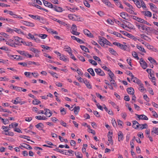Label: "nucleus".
Segmentation results:
<instances>
[{
  "instance_id": "nucleus-1",
  "label": "nucleus",
  "mask_w": 158,
  "mask_h": 158,
  "mask_svg": "<svg viewBox=\"0 0 158 158\" xmlns=\"http://www.w3.org/2000/svg\"><path fill=\"white\" fill-rule=\"evenodd\" d=\"M136 26L140 31L142 32L145 31L148 34L154 33L155 31L154 29L144 25L143 24H139L136 25Z\"/></svg>"
},
{
  "instance_id": "nucleus-2",
  "label": "nucleus",
  "mask_w": 158,
  "mask_h": 158,
  "mask_svg": "<svg viewBox=\"0 0 158 158\" xmlns=\"http://www.w3.org/2000/svg\"><path fill=\"white\" fill-rule=\"evenodd\" d=\"M98 42L99 44L102 46H104L105 44H106L109 45H111V44L104 38L101 37L99 38Z\"/></svg>"
},
{
  "instance_id": "nucleus-3",
  "label": "nucleus",
  "mask_w": 158,
  "mask_h": 158,
  "mask_svg": "<svg viewBox=\"0 0 158 158\" xmlns=\"http://www.w3.org/2000/svg\"><path fill=\"white\" fill-rule=\"evenodd\" d=\"M113 44L117 46L121 49L123 50H127V47L126 45H123V44H121L120 43L117 42H114L113 43Z\"/></svg>"
},
{
  "instance_id": "nucleus-4",
  "label": "nucleus",
  "mask_w": 158,
  "mask_h": 158,
  "mask_svg": "<svg viewBox=\"0 0 158 158\" xmlns=\"http://www.w3.org/2000/svg\"><path fill=\"white\" fill-rule=\"evenodd\" d=\"M14 40L15 46V45H19L21 43H23V39L18 36L14 37Z\"/></svg>"
},
{
  "instance_id": "nucleus-5",
  "label": "nucleus",
  "mask_w": 158,
  "mask_h": 158,
  "mask_svg": "<svg viewBox=\"0 0 158 158\" xmlns=\"http://www.w3.org/2000/svg\"><path fill=\"white\" fill-rule=\"evenodd\" d=\"M140 64L141 66L143 69H146L148 67L147 63L142 58L140 59Z\"/></svg>"
},
{
  "instance_id": "nucleus-6",
  "label": "nucleus",
  "mask_w": 158,
  "mask_h": 158,
  "mask_svg": "<svg viewBox=\"0 0 158 158\" xmlns=\"http://www.w3.org/2000/svg\"><path fill=\"white\" fill-rule=\"evenodd\" d=\"M6 44L12 47H15V45L14 40L11 39H10L8 41L5 40Z\"/></svg>"
},
{
  "instance_id": "nucleus-7",
  "label": "nucleus",
  "mask_w": 158,
  "mask_h": 158,
  "mask_svg": "<svg viewBox=\"0 0 158 158\" xmlns=\"http://www.w3.org/2000/svg\"><path fill=\"white\" fill-rule=\"evenodd\" d=\"M94 70L96 73L100 76H103L105 75L104 72L100 69H95Z\"/></svg>"
},
{
  "instance_id": "nucleus-8",
  "label": "nucleus",
  "mask_w": 158,
  "mask_h": 158,
  "mask_svg": "<svg viewBox=\"0 0 158 158\" xmlns=\"http://www.w3.org/2000/svg\"><path fill=\"white\" fill-rule=\"evenodd\" d=\"M132 18L134 19H135V20H136L137 21L139 22L140 23H146L147 22V21H145L144 19H143L141 18L135 16H133Z\"/></svg>"
},
{
  "instance_id": "nucleus-9",
  "label": "nucleus",
  "mask_w": 158,
  "mask_h": 158,
  "mask_svg": "<svg viewBox=\"0 0 158 158\" xmlns=\"http://www.w3.org/2000/svg\"><path fill=\"white\" fill-rule=\"evenodd\" d=\"M52 9L55 11L59 12H61L63 11V9L61 7L55 5L53 6Z\"/></svg>"
},
{
  "instance_id": "nucleus-10",
  "label": "nucleus",
  "mask_w": 158,
  "mask_h": 158,
  "mask_svg": "<svg viewBox=\"0 0 158 158\" xmlns=\"http://www.w3.org/2000/svg\"><path fill=\"white\" fill-rule=\"evenodd\" d=\"M132 127L135 129L138 128L139 127V123L136 121L135 120L132 121Z\"/></svg>"
},
{
  "instance_id": "nucleus-11",
  "label": "nucleus",
  "mask_w": 158,
  "mask_h": 158,
  "mask_svg": "<svg viewBox=\"0 0 158 158\" xmlns=\"http://www.w3.org/2000/svg\"><path fill=\"white\" fill-rule=\"evenodd\" d=\"M118 139L119 141L123 140L124 136L123 133L121 131H119L118 133Z\"/></svg>"
},
{
  "instance_id": "nucleus-12",
  "label": "nucleus",
  "mask_w": 158,
  "mask_h": 158,
  "mask_svg": "<svg viewBox=\"0 0 158 158\" xmlns=\"http://www.w3.org/2000/svg\"><path fill=\"white\" fill-rule=\"evenodd\" d=\"M43 1L44 3V4L45 6H47L50 8H52L54 5H53L52 4L44 0H43Z\"/></svg>"
},
{
  "instance_id": "nucleus-13",
  "label": "nucleus",
  "mask_w": 158,
  "mask_h": 158,
  "mask_svg": "<svg viewBox=\"0 0 158 158\" xmlns=\"http://www.w3.org/2000/svg\"><path fill=\"white\" fill-rule=\"evenodd\" d=\"M23 23L27 26L30 27H34L35 26V24L34 23H30L27 21H23Z\"/></svg>"
},
{
  "instance_id": "nucleus-14",
  "label": "nucleus",
  "mask_w": 158,
  "mask_h": 158,
  "mask_svg": "<svg viewBox=\"0 0 158 158\" xmlns=\"http://www.w3.org/2000/svg\"><path fill=\"white\" fill-rule=\"evenodd\" d=\"M136 115L137 116V117L139 118V119H143L145 120H148V118L144 114H141V115H138L136 114Z\"/></svg>"
},
{
  "instance_id": "nucleus-15",
  "label": "nucleus",
  "mask_w": 158,
  "mask_h": 158,
  "mask_svg": "<svg viewBox=\"0 0 158 158\" xmlns=\"http://www.w3.org/2000/svg\"><path fill=\"white\" fill-rule=\"evenodd\" d=\"M29 16L31 17V18L34 19H36L38 20H40V19L43 20V19L42 18H41L40 16L36 15H29Z\"/></svg>"
},
{
  "instance_id": "nucleus-16",
  "label": "nucleus",
  "mask_w": 158,
  "mask_h": 158,
  "mask_svg": "<svg viewBox=\"0 0 158 158\" xmlns=\"http://www.w3.org/2000/svg\"><path fill=\"white\" fill-rule=\"evenodd\" d=\"M44 110L45 111L44 114L46 115V116L49 117L52 115V113L50 110L48 109H45Z\"/></svg>"
},
{
  "instance_id": "nucleus-17",
  "label": "nucleus",
  "mask_w": 158,
  "mask_h": 158,
  "mask_svg": "<svg viewBox=\"0 0 158 158\" xmlns=\"http://www.w3.org/2000/svg\"><path fill=\"white\" fill-rule=\"evenodd\" d=\"M136 47L141 52L143 53L146 52V51L144 49V48L141 45L137 44L136 45Z\"/></svg>"
},
{
  "instance_id": "nucleus-18",
  "label": "nucleus",
  "mask_w": 158,
  "mask_h": 158,
  "mask_svg": "<svg viewBox=\"0 0 158 158\" xmlns=\"http://www.w3.org/2000/svg\"><path fill=\"white\" fill-rule=\"evenodd\" d=\"M127 90L129 94L133 95L134 93V90L133 88H128L127 89Z\"/></svg>"
},
{
  "instance_id": "nucleus-19",
  "label": "nucleus",
  "mask_w": 158,
  "mask_h": 158,
  "mask_svg": "<svg viewBox=\"0 0 158 158\" xmlns=\"http://www.w3.org/2000/svg\"><path fill=\"white\" fill-rule=\"evenodd\" d=\"M35 118L36 119L39 120H46L47 119V118L44 115L42 116L40 115L36 116Z\"/></svg>"
},
{
  "instance_id": "nucleus-20",
  "label": "nucleus",
  "mask_w": 158,
  "mask_h": 158,
  "mask_svg": "<svg viewBox=\"0 0 158 158\" xmlns=\"http://www.w3.org/2000/svg\"><path fill=\"white\" fill-rule=\"evenodd\" d=\"M60 59L62 60L65 62H68L69 58L63 55H62L60 56Z\"/></svg>"
},
{
  "instance_id": "nucleus-21",
  "label": "nucleus",
  "mask_w": 158,
  "mask_h": 158,
  "mask_svg": "<svg viewBox=\"0 0 158 158\" xmlns=\"http://www.w3.org/2000/svg\"><path fill=\"white\" fill-rule=\"evenodd\" d=\"M83 32L84 34L87 36L92 37V35L90 32L87 29H85L83 30Z\"/></svg>"
},
{
  "instance_id": "nucleus-22",
  "label": "nucleus",
  "mask_w": 158,
  "mask_h": 158,
  "mask_svg": "<svg viewBox=\"0 0 158 158\" xmlns=\"http://www.w3.org/2000/svg\"><path fill=\"white\" fill-rule=\"evenodd\" d=\"M149 4L151 10L153 11H156L157 10V8L155 5L152 3H150Z\"/></svg>"
},
{
  "instance_id": "nucleus-23",
  "label": "nucleus",
  "mask_w": 158,
  "mask_h": 158,
  "mask_svg": "<svg viewBox=\"0 0 158 158\" xmlns=\"http://www.w3.org/2000/svg\"><path fill=\"white\" fill-rule=\"evenodd\" d=\"M9 56L12 59L16 60H19L20 58V57L19 56H18V55H10Z\"/></svg>"
},
{
  "instance_id": "nucleus-24",
  "label": "nucleus",
  "mask_w": 158,
  "mask_h": 158,
  "mask_svg": "<svg viewBox=\"0 0 158 158\" xmlns=\"http://www.w3.org/2000/svg\"><path fill=\"white\" fill-rule=\"evenodd\" d=\"M64 49H65L66 51H67V52L69 53V54H70V53H71L72 50L71 48L68 46H65L64 47Z\"/></svg>"
},
{
  "instance_id": "nucleus-25",
  "label": "nucleus",
  "mask_w": 158,
  "mask_h": 158,
  "mask_svg": "<svg viewBox=\"0 0 158 158\" xmlns=\"http://www.w3.org/2000/svg\"><path fill=\"white\" fill-rule=\"evenodd\" d=\"M148 125L147 124L145 123L144 124H139V128L141 130L147 128Z\"/></svg>"
},
{
  "instance_id": "nucleus-26",
  "label": "nucleus",
  "mask_w": 158,
  "mask_h": 158,
  "mask_svg": "<svg viewBox=\"0 0 158 158\" xmlns=\"http://www.w3.org/2000/svg\"><path fill=\"white\" fill-rule=\"evenodd\" d=\"M120 16L123 19L127 20L126 18L127 17V14L125 12H122L120 13Z\"/></svg>"
},
{
  "instance_id": "nucleus-27",
  "label": "nucleus",
  "mask_w": 158,
  "mask_h": 158,
  "mask_svg": "<svg viewBox=\"0 0 158 158\" xmlns=\"http://www.w3.org/2000/svg\"><path fill=\"white\" fill-rule=\"evenodd\" d=\"M158 133V128L154 127L152 128V130L151 131V134L153 135L154 134H157Z\"/></svg>"
},
{
  "instance_id": "nucleus-28",
  "label": "nucleus",
  "mask_w": 158,
  "mask_h": 158,
  "mask_svg": "<svg viewBox=\"0 0 158 158\" xmlns=\"http://www.w3.org/2000/svg\"><path fill=\"white\" fill-rule=\"evenodd\" d=\"M75 154L76 157L77 158H82L83 156L81 152H75Z\"/></svg>"
},
{
  "instance_id": "nucleus-29",
  "label": "nucleus",
  "mask_w": 158,
  "mask_h": 158,
  "mask_svg": "<svg viewBox=\"0 0 158 158\" xmlns=\"http://www.w3.org/2000/svg\"><path fill=\"white\" fill-rule=\"evenodd\" d=\"M143 13H144V15L145 16L149 17H151L152 16V13L151 12L148 11H143Z\"/></svg>"
},
{
  "instance_id": "nucleus-30",
  "label": "nucleus",
  "mask_w": 158,
  "mask_h": 158,
  "mask_svg": "<svg viewBox=\"0 0 158 158\" xmlns=\"http://www.w3.org/2000/svg\"><path fill=\"white\" fill-rule=\"evenodd\" d=\"M43 124L41 123H39L35 125V127L39 130H41L43 128Z\"/></svg>"
},
{
  "instance_id": "nucleus-31",
  "label": "nucleus",
  "mask_w": 158,
  "mask_h": 158,
  "mask_svg": "<svg viewBox=\"0 0 158 158\" xmlns=\"http://www.w3.org/2000/svg\"><path fill=\"white\" fill-rule=\"evenodd\" d=\"M120 32L124 35H126L128 36V37H131V36H132V35L129 34L127 32L125 31H120Z\"/></svg>"
},
{
  "instance_id": "nucleus-32",
  "label": "nucleus",
  "mask_w": 158,
  "mask_h": 158,
  "mask_svg": "<svg viewBox=\"0 0 158 158\" xmlns=\"http://www.w3.org/2000/svg\"><path fill=\"white\" fill-rule=\"evenodd\" d=\"M84 82L88 88L89 89H91L92 88V86L87 81L85 80L84 81Z\"/></svg>"
},
{
  "instance_id": "nucleus-33",
  "label": "nucleus",
  "mask_w": 158,
  "mask_h": 158,
  "mask_svg": "<svg viewBox=\"0 0 158 158\" xmlns=\"http://www.w3.org/2000/svg\"><path fill=\"white\" fill-rule=\"evenodd\" d=\"M148 60L152 63H156V64H158V63H157L156 61L151 57H149Z\"/></svg>"
},
{
  "instance_id": "nucleus-34",
  "label": "nucleus",
  "mask_w": 158,
  "mask_h": 158,
  "mask_svg": "<svg viewBox=\"0 0 158 158\" xmlns=\"http://www.w3.org/2000/svg\"><path fill=\"white\" fill-rule=\"evenodd\" d=\"M74 112L75 114H77L79 111L80 107L79 106H75L73 109Z\"/></svg>"
},
{
  "instance_id": "nucleus-35",
  "label": "nucleus",
  "mask_w": 158,
  "mask_h": 158,
  "mask_svg": "<svg viewBox=\"0 0 158 158\" xmlns=\"http://www.w3.org/2000/svg\"><path fill=\"white\" fill-rule=\"evenodd\" d=\"M109 50L110 52L112 55L116 56L117 54L116 52L114 49L111 48H109Z\"/></svg>"
},
{
  "instance_id": "nucleus-36",
  "label": "nucleus",
  "mask_w": 158,
  "mask_h": 158,
  "mask_svg": "<svg viewBox=\"0 0 158 158\" xmlns=\"http://www.w3.org/2000/svg\"><path fill=\"white\" fill-rule=\"evenodd\" d=\"M102 2L109 7H111V4L108 0H103Z\"/></svg>"
},
{
  "instance_id": "nucleus-37",
  "label": "nucleus",
  "mask_w": 158,
  "mask_h": 158,
  "mask_svg": "<svg viewBox=\"0 0 158 158\" xmlns=\"http://www.w3.org/2000/svg\"><path fill=\"white\" fill-rule=\"evenodd\" d=\"M93 76H95L94 72L92 68H90L87 70Z\"/></svg>"
},
{
  "instance_id": "nucleus-38",
  "label": "nucleus",
  "mask_w": 158,
  "mask_h": 158,
  "mask_svg": "<svg viewBox=\"0 0 158 158\" xmlns=\"http://www.w3.org/2000/svg\"><path fill=\"white\" fill-rule=\"evenodd\" d=\"M131 53L132 56L137 60H138L139 59V58L138 57V55L136 52H132Z\"/></svg>"
},
{
  "instance_id": "nucleus-39",
  "label": "nucleus",
  "mask_w": 158,
  "mask_h": 158,
  "mask_svg": "<svg viewBox=\"0 0 158 158\" xmlns=\"http://www.w3.org/2000/svg\"><path fill=\"white\" fill-rule=\"evenodd\" d=\"M135 4L138 8H139L141 7V3L139 0H136Z\"/></svg>"
},
{
  "instance_id": "nucleus-40",
  "label": "nucleus",
  "mask_w": 158,
  "mask_h": 158,
  "mask_svg": "<svg viewBox=\"0 0 158 158\" xmlns=\"http://www.w3.org/2000/svg\"><path fill=\"white\" fill-rule=\"evenodd\" d=\"M18 52L21 55L24 56L26 57L27 52H25L24 51H18Z\"/></svg>"
},
{
  "instance_id": "nucleus-41",
  "label": "nucleus",
  "mask_w": 158,
  "mask_h": 158,
  "mask_svg": "<svg viewBox=\"0 0 158 158\" xmlns=\"http://www.w3.org/2000/svg\"><path fill=\"white\" fill-rule=\"evenodd\" d=\"M29 49L30 51L34 52L35 53H39L40 51H38L37 49L35 48H30Z\"/></svg>"
},
{
  "instance_id": "nucleus-42",
  "label": "nucleus",
  "mask_w": 158,
  "mask_h": 158,
  "mask_svg": "<svg viewBox=\"0 0 158 158\" xmlns=\"http://www.w3.org/2000/svg\"><path fill=\"white\" fill-rule=\"evenodd\" d=\"M25 103V102H19V101H16L15 100H14L13 103L15 105H16L18 103H20V105H22L23 104Z\"/></svg>"
},
{
  "instance_id": "nucleus-43",
  "label": "nucleus",
  "mask_w": 158,
  "mask_h": 158,
  "mask_svg": "<svg viewBox=\"0 0 158 158\" xmlns=\"http://www.w3.org/2000/svg\"><path fill=\"white\" fill-rule=\"evenodd\" d=\"M37 36L42 39H44L47 37V35L46 34H39L37 35Z\"/></svg>"
},
{
  "instance_id": "nucleus-44",
  "label": "nucleus",
  "mask_w": 158,
  "mask_h": 158,
  "mask_svg": "<svg viewBox=\"0 0 158 158\" xmlns=\"http://www.w3.org/2000/svg\"><path fill=\"white\" fill-rule=\"evenodd\" d=\"M110 81L111 83V84H111L113 85L115 87H117V85L116 84V83L115 81L114 80L113 78H112V79H110Z\"/></svg>"
},
{
  "instance_id": "nucleus-45",
  "label": "nucleus",
  "mask_w": 158,
  "mask_h": 158,
  "mask_svg": "<svg viewBox=\"0 0 158 158\" xmlns=\"http://www.w3.org/2000/svg\"><path fill=\"white\" fill-rule=\"evenodd\" d=\"M131 9H130V8H127L126 9V10L127 11H128L131 14L136 15V13L133 10H131Z\"/></svg>"
},
{
  "instance_id": "nucleus-46",
  "label": "nucleus",
  "mask_w": 158,
  "mask_h": 158,
  "mask_svg": "<svg viewBox=\"0 0 158 158\" xmlns=\"http://www.w3.org/2000/svg\"><path fill=\"white\" fill-rule=\"evenodd\" d=\"M48 73H49L53 77H56L57 78H58V77H57V74L56 73L53 72L51 71L48 72Z\"/></svg>"
},
{
  "instance_id": "nucleus-47",
  "label": "nucleus",
  "mask_w": 158,
  "mask_h": 158,
  "mask_svg": "<svg viewBox=\"0 0 158 158\" xmlns=\"http://www.w3.org/2000/svg\"><path fill=\"white\" fill-rule=\"evenodd\" d=\"M89 61L93 65L96 66L97 65V62L93 60L89 59Z\"/></svg>"
},
{
  "instance_id": "nucleus-48",
  "label": "nucleus",
  "mask_w": 158,
  "mask_h": 158,
  "mask_svg": "<svg viewBox=\"0 0 158 158\" xmlns=\"http://www.w3.org/2000/svg\"><path fill=\"white\" fill-rule=\"evenodd\" d=\"M15 31L18 34H23V33L22 31L20 29L16 28H15V29L14 30V31Z\"/></svg>"
},
{
  "instance_id": "nucleus-49",
  "label": "nucleus",
  "mask_w": 158,
  "mask_h": 158,
  "mask_svg": "<svg viewBox=\"0 0 158 158\" xmlns=\"http://www.w3.org/2000/svg\"><path fill=\"white\" fill-rule=\"evenodd\" d=\"M32 103L34 105H38L40 103V102L37 99H35L33 101Z\"/></svg>"
},
{
  "instance_id": "nucleus-50",
  "label": "nucleus",
  "mask_w": 158,
  "mask_h": 158,
  "mask_svg": "<svg viewBox=\"0 0 158 158\" xmlns=\"http://www.w3.org/2000/svg\"><path fill=\"white\" fill-rule=\"evenodd\" d=\"M60 111L61 114L63 115H64L66 114L65 109L64 108H62V107H61L60 108Z\"/></svg>"
},
{
  "instance_id": "nucleus-51",
  "label": "nucleus",
  "mask_w": 158,
  "mask_h": 158,
  "mask_svg": "<svg viewBox=\"0 0 158 158\" xmlns=\"http://www.w3.org/2000/svg\"><path fill=\"white\" fill-rule=\"evenodd\" d=\"M77 30V26L75 24H73L71 30V32L73 31H76Z\"/></svg>"
},
{
  "instance_id": "nucleus-52",
  "label": "nucleus",
  "mask_w": 158,
  "mask_h": 158,
  "mask_svg": "<svg viewBox=\"0 0 158 158\" xmlns=\"http://www.w3.org/2000/svg\"><path fill=\"white\" fill-rule=\"evenodd\" d=\"M109 72L108 73V75L110 77V79H112L113 78V77L114 76V73L110 71H110H108Z\"/></svg>"
},
{
  "instance_id": "nucleus-53",
  "label": "nucleus",
  "mask_w": 158,
  "mask_h": 158,
  "mask_svg": "<svg viewBox=\"0 0 158 158\" xmlns=\"http://www.w3.org/2000/svg\"><path fill=\"white\" fill-rule=\"evenodd\" d=\"M23 44L25 45L29 46H32V44L31 42H23Z\"/></svg>"
},
{
  "instance_id": "nucleus-54",
  "label": "nucleus",
  "mask_w": 158,
  "mask_h": 158,
  "mask_svg": "<svg viewBox=\"0 0 158 158\" xmlns=\"http://www.w3.org/2000/svg\"><path fill=\"white\" fill-rule=\"evenodd\" d=\"M0 119L2 120V121L3 123L5 124H7L9 123V121L8 119H5L4 120V119L0 117Z\"/></svg>"
},
{
  "instance_id": "nucleus-55",
  "label": "nucleus",
  "mask_w": 158,
  "mask_h": 158,
  "mask_svg": "<svg viewBox=\"0 0 158 158\" xmlns=\"http://www.w3.org/2000/svg\"><path fill=\"white\" fill-rule=\"evenodd\" d=\"M80 47L81 48V49L85 51V52H87V51H88V48H87L86 47H85V46L80 45Z\"/></svg>"
},
{
  "instance_id": "nucleus-56",
  "label": "nucleus",
  "mask_w": 158,
  "mask_h": 158,
  "mask_svg": "<svg viewBox=\"0 0 158 158\" xmlns=\"http://www.w3.org/2000/svg\"><path fill=\"white\" fill-rule=\"evenodd\" d=\"M139 89L141 92H143V91L145 90V89L144 88V87L143 86V84L141 86H139Z\"/></svg>"
},
{
  "instance_id": "nucleus-57",
  "label": "nucleus",
  "mask_w": 158,
  "mask_h": 158,
  "mask_svg": "<svg viewBox=\"0 0 158 158\" xmlns=\"http://www.w3.org/2000/svg\"><path fill=\"white\" fill-rule=\"evenodd\" d=\"M84 4L87 7H90V4L86 0L84 1Z\"/></svg>"
},
{
  "instance_id": "nucleus-58",
  "label": "nucleus",
  "mask_w": 158,
  "mask_h": 158,
  "mask_svg": "<svg viewBox=\"0 0 158 158\" xmlns=\"http://www.w3.org/2000/svg\"><path fill=\"white\" fill-rule=\"evenodd\" d=\"M111 123L113 126L114 127H117V124L116 123V122L115 121V119L112 120L111 121Z\"/></svg>"
},
{
  "instance_id": "nucleus-59",
  "label": "nucleus",
  "mask_w": 158,
  "mask_h": 158,
  "mask_svg": "<svg viewBox=\"0 0 158 158\" xmlns=\"http://www.w3.org/2000/svg\"><path fill=\"white\" fill-rule=\"evenodd\" d=\"M108 140L110 143H111L112 144H113V140L111 136L110 135L108 136Z\"/></svg>"
},
{
  "instance_id": "nucleus-60",
  "label": "nucleus",
  "mask_w": 158,
  "mask_h": 158,
  "mask_svg": "<svg viewBox=\"0 0 158 158\" xmlns=\"http://www.w3.org/2000/svg\"><path fill=\"white\" fill-rule=\"evenodd\" d=\"M19 64H20L23 67H27V63L25 62H19L18 63Z\"/></svg>"
},
{
  "instance_id": "nucleus-61",
  "label": "nucleus",
  "mask_w": 158,
  "mask_h": 158,
  "mask_svg": "<svg viewBox=\"0 0 158 158\" xmlns=\"http://www.w3.org/2000/svg\"><path fill=\"white\" fill-rule=\"evenodd\" d=\"M78 57V58L81 61L84 62L85 61V60L84 57L80 55H78L77 56Z\"/></svg>"
},
{
  "instance_id": "nucleus-62",
  "label": "nucleus",
  "mask_w": 158,
  "mask_h": 158,
  "mask_svg": "<svg viewBox=\"0 0 158 158\" xmlns=\"http://www.w3.org/2000/svg\"><path fill=\"white\" fill-rule=\"evenodd\" d=\"M24 144H26L25 145V146L26 147V148H26L27 149H32V147H31L29 145L27 144V143H24Z\"/></svg>"
},
{
  "instance_id": "nucleus-63",
  "label": "nucleus",
  "mask_w": 158,
  "mask_h": 158,
  "mask_svg": "<svg viewBox=\"0 0 158 158\" xmlns=\"http://www.w3.org/2000/svg\"><path fill=\"white\" fill-rule=\"evenodd\" d=\"M96 105L97 106V107L99 109L101 110L102 111L103 110V109L102 106L100 105L98 103H96Z\"/></svg>"
},
{
  "instance_id": "nucleus-64",
  "label": "nucleus",
  "mask_w": 158,
  "mask_h": 158,
  "mask_svg": "<svg viewBox=\"0 0 158 158\" xmlns=\"http://www.w3.org/2000/svg\"><path fill=\"white\" fill-rule=\"evenodd\" d=\"M9 79L6 78V77H0V81H8Z\"/></svg>"
}]
</instances>
